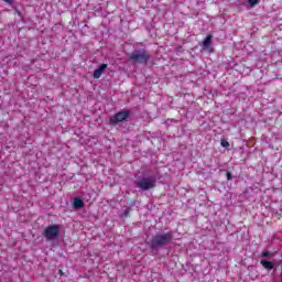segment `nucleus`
<instances>
[{"instance_id":"nucleus-1","label":"nucleus","mask_w":282,"mask_h":282,"mask_svg":"<svg viewBox=\"0 0 282 282\" xmlns=\"http://www.w3.org/2000/svg\"><path fill=\"white\" fill-rule=\"evenodd\" d=\"M173 241V234H159L152 239V248H162V246H169Z\"/></svg>"},{"instance_id":"nucleus-2","label":"nucleus","mask_w":282,"mask_h":282,"mask_svg":"<svg viewBox=\"0 0 282 282\" xmlns=\"http://www.w3.org/2000/svg\"><path fill=\"white\" fill-rule=\"evenodd\" d=\"M138 188H141V191H149L151 188L155 187V178L154 177H143L139 181H137Z\"/></svg>"},{"instance_id":"nucleus-3","label":"nucleus","mask_w":282,"mask_h":282,"mask_svg":"<svg viewBox=\"0 0 282 282\" xmlns=\"http://www.w3.org/2000/svg\"><path fill=\"white\" fill-rule=\"evenodd\" d=\"M59 232L61 228L58 227V225H52L46 227L43 236L45 237V239H47V241H53V239H56V237H58Z\"/></svg>"},{"instance_id":"nucleus-4","label":"nucleus","mask_w":282,"mask_h":282,"mask_svg":"<svg viewBox=\"0 0 282 282\" xmlns=\"http://www.w3.org/2000/svg\"><path fill=\"white\" fill-rule=\"evenodd\" d=\"M131 59L134 61V63H148L149 53L144 51H135L131 54Z\"/></svg>"},{"instance_id":"nucleus-5","label":"nucleus","mask_w":282,"mask_h":282,"mask_svg":"<svg viewBox=\"0 0 282 282\" xmlns=\"http://www.w3.org/2000/svg\"><path fill=\"white\" fill-rule=\"evenodd\" d=\"M127 118H129V110H123L111 117L110 122L111 124H118V122H124Z\"/></svg>"},{"instance_id":"nucleus-6","label":"nucleus","mask_w":282,"mask_h":282,"mask_svg":"<svg viewBox=\"0 0 282 282\" xmlns=\"http://www.w3.org/2000/svg\"><path fill=\"white\" fill-rule=\"evenodd\" d=\"M107 69V64H101L98 68L95 69L93 76L94 78H100L102 76V72Z\"/></svg>"},{"instance_id":"nucleus-7","label":"nucleus","mask_w":282,"mask_h":282,"mask_svg":"<svg viewBox=\"0 0 282 282\" xmlns=\"http://www.w3.org/2000/svg\"><path fill=\"white\" fill-rule=\"evenodd\" d=\"M260 263L264 270H272L274 268V264L267 260H261Z\"/></svg>"},{"instance_id":"nucleus-8","label":"nucleus","mask_w":282,"mask_h":282,"mask_svg":"<svg viewBox=\"0 0 282 282\" xmlns=\"http://www.w3.org/2000/svg\"><path fill=\"white\" fill-rule=\"evenodd\" d=\"M210 43H213V35H207V37L203 41V47L208 50V47H210Z\"/></svg>"},{"instance_id":"nucleus-9","label":"nucleus","mask_w":282,"mask_h":282,"mask_svg":"<svg viewBox=\"0 0 282 282\" xmlns=\"http://www.w3.org/2000/svg\"><path fill=\"white\" fill-rule=\"evenodd\" d=\"M73 206L74 208H83V206H85V203L80 198H74Z\"/></svg>"},{"instance_id":"nucleus-10","label":"nucleus","mask_w":282,"mask_h":282,"mask_svg":"<svg viewBox=\"0 0 282 282\" xmlns=\"http://www.w3.org/2000/svg\"><path fill=\"white\" fill-rule=\"evenodd\" d=\"M259 3V0H249V4L251 6V8H254V6H257Z\"/></svg>"},{"instance_id":"nucleus-11","label":"nucleus","mask_w":282,"mask_h":282,"mask_svg":"<svg viewBox=\"0 0 282 282\" xmlns=\"http://www.w3.org/2000/svg\"><path fill=\"white\" fill-rule=\"evenodd\" d=\"M221 147L228 148L230 147V143H228V141H221Z\"/></svg>"},{"instance_id":"nucleus-12","label":"nucleus","mask_w":282,"mask_h":282,"mask_svg":"<svg viewBox=\"0 0 282 282\" xmlns=\"http://www.w3.org/2000/svg\"><path fill=\"white\" fill-rule=\"evenodd\" d=\"M262 257H270V251H263Z\"/></svg>"},{"instance_id":"nucleus-13","label":"nucleus","mask_w":282,"mask_h":282,"mask_svg":"<svg viewBox=\"0 0 282 282\" xmlns=\"http://www.w3.org/2000/svg\"><path fill=\"white\" fill-rule=\"evenodd\" d=\"M227 180H232V174L230 172H227Z\"/></svg>"},{"instance_id":"nucleus-14","label":"nucleus","mask_w":282,"mask_h":282,"mask_svg":"<svg viewBox=\"0 0 282 282\" xmlns=\"http://www.w3.org/2000/svg\"><path fill=\"white\" fill-rule=\"evenodd\" d=\"M7 3H12V0H4Z\"/></svg>"}]
</instances>
